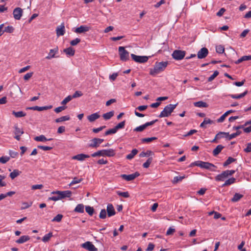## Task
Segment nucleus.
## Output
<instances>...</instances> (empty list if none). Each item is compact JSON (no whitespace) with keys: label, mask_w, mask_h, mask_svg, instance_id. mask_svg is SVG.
<instances>
[{"label":"nucleus","mask_w":251,"mask_h":251,"mask_svg":"<svg viewBox=\"0 0 251 251\" xmlns=\"http://www.w3.org/2000/svg\"><path fill=\"white\" fill-rule=\"evenodd\" d=\"M177 104V103L175 104H170L167 105L164 107L163 110L160 113L158 117L159 118L169 117L176 108Z\"/></svg>","instance_id":"nucleus-4"},{"label":"nucleus","mask_w":251,"mask_h":251,"mask_svg":"<svg viewBox=\"0 0 251 251\" xmlns=\"http://www.w3.org/2000/svg\"><path fill=\"white\" fill-rule=\"evenodd\" d=\"M89 157L90 156L89 155L81 153L73 156L72 159L79 161H83L85 158H89Z\"/></svg>","instance_id":"nucleus-18"},{"label":"nucleus","mask_w":251,"mask_h":251,"mask_svg":"<svg viewBox=\"0 0 251 251\" xmlns=\"http://www.w3.org/2000/svg\"><path fill=\"white\" fill-rule=\"evenodd\" d=\"M185 51L176 50L173 51L172 55L175 60H180L185 57Z\"/></svg>","instance_id":"nucleus-7"},{"label":"nucleus","mask_w":251,"mask_h":251,"mask_svg":"<svg viewBox=\"0 0 251 251\" xmlns=\"http://www.w3.org/2000/svg\"><path fill=\"white\" fill-rule=\"evenodd\" d=\"M117 194L119 196L123 197L124 198H128L129 197V195L128 192L117 191Z\"/></svg>","instance_id":"nucleus-53"},{"label":"nucleus","mask_w":251,"mask_h":251,"mask_svg":"<svg viewBox=\"0 0 251 251\" xmlns=\"http://www.w3.org/2000/svg\"><path fill=\"white\" fill-rule=\"evenodd\" d=\"M219 73L218 71H215L213 74L208 77V81H212L219 75Z\"/></svg>","instance_id":"nucleus-56"},{"label":"nucleus","mask_w":251,"mask_h":251,"mask_svg":"<svg viewBox=\"0 0 251 251\" xmlns=\"http://www.w3.org/2000/svg\"><path fill=\"white\" fill-rule=\"evenodd\" d=\"M82 95L83 94L81 91H76L74 93V94L72 96H71V97H72V99L76 98L82 96Z\"/></svg>","instance_id":"nucleus-59"},{"label":"nucleus","mask_w":251,"mask_h":251,"mask_svg":"<svg viewBox=\"0 0 251 251\" xmlns=\"http://www.w3.org/2000/svg\"><path fill=\"white\" fill-rule=\"evenodd\" d=\"M100 117V115L98 113H93L87 117V119L90 122H93Z\"/></svg>","instance_id":"nucleus-21"},{"label":"nucleus","mask_w":251,"mask_h":251,"mask_svg":"<svg viewBox=\"0 0 251 251\" xmlns=\"http://www.w3.org/2000/svg\"><path fill=\"white\" fill-rule=\"evenodd\" d=\"M146 128V126L144 124L143 125L136 127L134 129V131L136 132H141L143 131Z\"/></svg>","instance_id":"nucleus-52"},{"label":"nucleus","mask_w":251,"mask_h":251,"mask_svg":"<svg viewBox=\"0 0 251 251\" xmlns=\"http://www.w3.org/2000/svg\"><path fill=\"white\" fill-rule=\"evenodd\" d=\"M103 139L95 138L91 140V143L88 145L89 147L96 148L99 147L100 145L103 142Z\"/></svg>","instance_id":"nucleus-11"},{"label":"nucleus","mask_w":251,"mask_h":251,"mask_svg":"<svg viewBox=\"0 0 251 251\" xmlns=\"http://www.w3.org/2000/svg\"><path fill=\"white\" fill-rule=\"evenodd\" d=\"M224 147L221 145H218L216 148L213 151V154L216 156L219 154L221 151L224 149Z\"/></svg>","instance_id":"nucleus-28"},{"label":"nucleus","mask_w":251,"mask_h":251,"mask_svg":"<svg viewBox=\"0 0 251 251\" xmlns=\"http://www.w3.org/2000/svg\"><path fill=\"white\" fill-rule=\"evenodd\" d=\"M139 176V173L136 172L135 173L130 175L122 174L121 175V177L126 181H129L134 180Z\"/></svg>","instance_id":"nucleus-10"},{"label":"nucleus","mask_w":251,"mask_h":251,"mask_svg":"<svg viewBox=\"0 0 251 251\" xmlns=\"http://www.w3.org/2000/svg\"><path fill=\"white\" fill-rule=\"evenodd\" d=\"M153 154L154 153L152 151L148 150L146 152H141L139 154V156L141 157H144L146 156H152Z\"/></svg>","instance_id":"nucleus-36"},{"label":"nucleus","mask_w":251,"mask_h":251,"mask_svg":"<svg viewBox=\"0 0 251 251\" xmlns=\"http://www.w3.org/2000/svg\"><path fill=\"white\" fill-rule=\"evenodd\" d=\"M106 211L108 217H111L116 214L114 206L111 203L108 204Z\"/></svg>","instance_id":"nucleus-16"},{"label":"nucleus","mask_w":251,"mask_h":251,"mask_svg":"<svg viewBox=\"0 0 251 251\" xmlns=\"http://www.w3.org/2000/svg\"><path fill=\"white\" fill-rule=\"evenodd\" d=\"M185 177V176H176L174 177L173 179L172 180V182L173 184H176L178 183V182L181 181L183 179H184Z\"/></svg>","instance_id":"nucleus-39"},{"label":"nucleus","mask_w":251,"mask_h":251,"mask_svg":"<svg viewBox=\"0 0 251 251\" xmlns=\"http://www.w3.org/2000/svg\"><path fill=\"white\" fill-rule=\"evenodd\" d=\"M236 159L233 158L231 157H229L227 160L224 163L223 166L224 167H226L228 166L229 164L236 161Z\"/></svg>","instance_id":"nucleus-42"},{"label":"nucleus","mask_w":251,"mask_h":251,"mask_svg":"<svg viewBox=\"0 0 251 251\" xmlns=\"http://www.w3.org/2000/svg\"><path fill=\"white\" fill-rule=\"evenodd\" d=\"M23 11L20 7H16L13 10V17L15 20H19L23 15Z\"/></svg>","instance_id":"nucleus-12"},{"label":"nucleus","mask_w":251,"mask_h":251,"mask_svg":"<svg viewBox=\"0 0 251 251\" xmlns=\"http://www.w3.org/2000/svg\"><path fill=\"white\" fill-rule=\"evenodd\" d=\"M114 112L113 111L107 112L103 114L102 117L105 120L110 119L114 116Z\"/></svg>","instance_id":"nucleus-37"},{"label":"nucleus","mask_w":251,"mask_h":251,"mask_svg":"<svg viewBox=\"0 0 251 251\" xmlns=\"http://www.w3.org/2000/svg\"><path fill=\"white\" fill-rule=\"evenodd\" d=\"M12 114L14 115L16 118H21L26 116V113L22 111L18 112L13 111Z\"/></svg>","instance_id":"nucleus-32"},{"label":"nucleus","mask_w":251,"mask_h":251,"mask_svg":"<svg viewBox=\"0 0 251 251\" xmlns=\"http://www.w3.org/2000/svg\"><path fill=\"white\" fill-rule=\"evenodd\" d=\"M89 30V27L86 25H81L79 27L76 28L75 32L77 33H84Z\"/></svg>","instance_id":"nucleus-19"},{"label":"nucleus","mask_w":251,"mask_h":251,"mask_svg":"<svg viewBox=\"0 0 251 251\" xmlns=\"http://www.w3.org/2000/svg\"><path fill=\"white\" fill-rule=\"evenodd\" d=\"M251 60V55H245L235 62L236 64H238L243 61Z\"/></svg>","instance_id":"nucleus-27"},{"label":"nucleus","mask_w":251,"mask_h":251,"mask_svg":"<svg viewBox=\"0 0 251 251\" xmlns=\"http://www.w3.org/2000/svg\"><path fill=\"white\" fill-rule=\"evenodd\" d=\"M244 151L247 153H249L251 151V142L247 144V147L244 149Z\"/></svg>","instance_id":"nucleus-64"},{"label":"nucleus","mask_w":251,"mask_h":251,"mask_svg":"<svg viewBox=\"0 0 251 251\" xmlns=\"http://www.w3.org/2000/svg\"><path fill=\"white\" fill-rule=\"evenodd\" d=\"M116 154L115 150L113 149L107 150H99L91 154V156L95 157L96 156H107L112 157Z\"/></svg>","instance_id":"nucleus-3"},{"label":"nucleus","mask_w":251,"mask_h":251,"mask_svg":"<svg viewBox=\"0 0 251 251\" xmlns=\"http://www.w3.org/2000/svg\"><path fill=\"white\" fill-rule=\"evenodd\" d=\"M80 41H81L80 39L79 38H77L74 40H72L70 42V44L71 46H74L76 45L79 43H80Z\"/></svg>","instance_id":"nucleus-60"},{"label":"nucleus","mask_w":251,"mask_h":251,"mask_svg":"<svg viewBox=\"0 0 251 251\" xmlns=\"http://www.w3.org/2000/svg\"><path fill=\"white\" fill-rule=\"evenodd\" d=\"M132 59L137 63H143L148 61L149 57L146 56H138L134 54H131Z\"/></svg>","instance_id":"nucleus-9"},{"label":"nucleus","mask_w":251,"mask_h":251,"mask_svg":"<svg viewBox=\"0 0 251 251\" xmlns=\"http://www.w3.org/2000/svg\"><path fill=\"white\" fill-rule=\"evenodd\" d=\"M243 197V195L239 193H235L231 199L232 202H237Z\"/></svg>","instance_id":"nucleus-38"},{"label":"nucleus","mask_w":251,"mask_h":251,"mask_svg":"<svg viewBox=\"0 0 251 251\" xmlns=\"http://www.w3.org/2000/svg\"><path fill=\"white\" fill-rule=\"evenodd\" d=\"M84 205L83 204H78L74 209V211L77 213H82L84 212Z\"/></svg>","instance_id":"nucleus-29"},{"label":"nucleus","mask_w":251,"mask_h":251,"mask_svg":"<svg viewBox=\"0 0 251 251\" xmlns=\"http://www.w3.org/2000/svg\"><path fill=\"white\" fill-rule=\"evenodd\" d=\"M194 166H198L201 168L209 170L212 171H215V169H213V168L215 169L217 168L216 166L211 163L208 162H203L202 161H195L192 163L190 165V166L191 167Z\"/></svg>","instance_id":"nucleus-2"},{"label":"nucleus","mask_w":251,"mask_h":251,"mask_svg":"<svg viewBox=\"0 0 251 251\" xmlns=\"http://www.w3.org/2000/svg\"><path fill=\"white\" fill-rule=\"evenodd\" d=\"M118 50L121 60L126 61L129 59V52L124 47H119Z\"/></svg>","instance_id":"nucleus-6"},{"label":"nucleus","mask_w":251,"mask_h":251,"mask_svg":"<svg viewBox=\"0 0 251 251\" xmlns=\"http://www.w3.org/2000/svg\"><path fill=\"white\" fill-rule=\"evenodd\" d=\"M5 178V176L0 175V187L5 186L6 185V182L2 181Z\"/></svg>","instance_id":"nucleus-62"},{"label":"nucleus","mask_w":251,"mask_h":251,"mask_svg":"<svg viewBox=\"0 0 251 251\" xmlns=\"http://www.w3.org/2000/svg\"><path fill=\"white\" fill-rule=\"evenodd\" d=\"M14 30V28L12 26H7L5 27L4 29L3 30L4 32L7 33H12Z\"/></svg>","instance_id":"nucleus-55"},{"label":"nucleus","mask_w":251,"mask_h":251,"mask_svg":"<svg viewBox=\"0 0 251 251\" xmlns=\"http://www.w3.org/2000/svg\"><path fill=\"white\" fill-rule=\"evenodd\" d=\"M56 34L57 36H62L65 34V26L64 24L57 27Z\"/></svg>","instance_id":"nucleus-20"},{"label":"nucleus","mask_w":251,"mask_h":251,"mask_svg":"<svg viewBox=\"0 0 251 251\" xmlns=\"http://www.w3.org/2000/svg\"><path fill=\"white\" fill-rule=\"evenodd\" d=\"M82 180L83 179L82 178H78V177H75L73 178V180L70 183L69 186H72L74 184L80 183L82 181Z\"/></svg>","instance_id":"nucleus-45"},{"label":"nucleus","mask_w":251,"mask_h":251,"mask_svg":"<svg viewBox=\"0 0 251 251\" xmlns=\"http://www.w3.org/2000/svg\"><path fill=\"white\" fill-rule=\"evenodd\" d=\"M21 172L20 171H19L18 170L15 169L13 170V171L12 172H11L9 176L10 177V178L12 179H14L15 178H16L18 176H19L20 174H21Z\"/></svg>","instance_id":"nucleus-30"},{"label":"nucleus","mask_w":251,"mask_h":251,"mask_svg":"<svg viewBox=\"0 0 251 251\" xmlns=\"http://www.w3.org/2000/svg\"><path fill=\"white\" fill-rule=\"evenodd\" d=\"M117 131L115 129V127L113 128L109 129L105 132V135H108L111 134H114L116 133Z\"/></svg>","instance_id":"nucleus-58"},{"label":"nucleus","mask_w":251,"mask_h":251,"mask_svg":"<svg viewBox=\"0 0 251 251\" xmlns=\"http://www.w3.org/2000/svg\"><path fill=\"white\" fill-rule=\"evenodd\" d=\"M72 99V97H71V95L68 96L66 98H65L61 102V104L62 105H65L68 102H69L70 101H71Z\"/></svg>","instance_id":"nucleus-51"},{"label":"nucleus","mask_w":251,"mask_h":251,"mask_svg":"<svg viewBox=\"0 0 251 251\" xmlns=\"http://www.w3.org/2000/svg\"><path fill=\"white\" fill-rule=\"evenodd\" d=\"M70 119L69 116H64L55 119L56 123H60L63 121H68Z\"/></svg>","instance_id":"nucleus-41"},{"label":"nucleus","mask_w":251,"mask_h":251,"mask_svg":"<svg viewBox=\"0 0 251 251\" xmlns=\"http://www.w3.org/2000/svg\"><path fill=\"white\" fill-rule=\"evenodd\" d=\"M34 140L38 142H45L47 141H50L52 140V138L47 139L46 138V137L43 135H41L39 136H36L34 138Z\"/></svg>","instance_id":"nucleus-26"},{"label":"nucleus","mask_w":251,"mask_h":251,"mask_svg":"<svg viewBox=\"0 0 251 251\" xmlns=\"http://www.w3.org/2000/svg\"><path fill=\"white\" fill-rule=\"evenodd\" d=\"M63 52L69 56H73L75 54V50L72 47H69L68 48L65 49L63 50Z\"/></svg>","instance_id":"nucleus-23"},{"label":"nucleus","mask_w":251,"mask_h":251,"mask_svg":"<svg viewBox=\"0 0 251 251\" xmlns=\"http://www.w3.org/2000/svg\"><path fill=\"white\" fill-rule=\"evenodd\" d=\"M156 139L157 138L155 137H152L151 138H145L142 139V142L143 143H149Z\"/></svg>","instance_id":"nucleus-48"},{"label":"nucleus","mask_w":251,"mask_h":251,"mask_svg":"<svg viewBox=\"0 0 251 251\" xmlns=\"http://www.w3.org/2000/svg\"><path fill=\"white\" fill-rule=\"evenodd\" d=\"M99 217L102 219H104L106 218V211L105 210V209H103L100 211V215H99Z\"/></svg>","instance_id":"nucleus-57"},{"label":"nucleus","mask_w":251,"mask_h":251,"mask_svg":"<svg viewBox=\"0 0 251 251\" xmlns=\"http://www.w3.org/2000/svg\"><path fill=\"white\" fill-rule=\"evenodd\" d=\"M152 157H149L148 160L143 164V167L145 168H148L150 164L152 162Z\"/></svg>","instance_id":"nucleus-44"},{"label":"nucleus","mask_w":251,"mask_h":251,"mask_svg":"<svg viewBox=\"0 0 251 251\" xmlns=\"http://www.w3.org/2000/svg\"><path fill=\"white\" fill-rule=\"evenodd\" d=\"M248 92V91L246 90V91H245L244 93H243L242 94H240L239 95L230 94V95H229V96H230L232 99H241V98H243L244 97H245L247 94Z\"/></svg>","instance_id":"nucleus-25"},{"label":"nucleus","mask_w":251,"mask_h":251,"mask_svg":"<svg viewBox=\"0 0 251 251\" xmlns=\"http://www.w3.org/2000/svg\"><path fill=\"white\" fill-rule=\"evenodd\" d=\"M14 128L15 129L14 134L15 135H22L24 133V131L20 128L18 127L17 126H15Z\"/></svg>","instance_id":"nucleus-43"},{"label":"nucleus","mask_w":251,"mask_h":251,"mask_svg":"<svg viewBox=\"0 0 251 251\" xmlns=\"http://www.w3.org/2000/svg\"><path fill=\"white\" fill-rule=\"evenodd\" d=\"M51 194L59 195L60 200L65 198H70L72 196V192L69 190L64 191H55L52 192Z\"/></svg>","instance_id":"nucleus-8"},{"label":"nucleus","mask_w":251,"mask_h":251,"mask_svg":"<svg viewBox=\"0 0 251 251\" xmlns=\"http://www.w3.org/2000/svg\"><path fill=\"white\" fill-rule=\"evenodd\" d=\"M236 179L234 177H231L227 179L225 183L222 185V187L230 185L233 184L235 182Z\"/></svg>","instance_id":"nucleus-31"},{"label":"nucleus","mask_w":251,"mask_h":251,"mask_svg":"<svg viewBox=\"0 0 251 251\" xmlns=\"http://www.w3.org/2000/svg\"><path fill=\"white\" fill-rule=\"evenodd\" d=\"M213 123V121L209 119H205L202 123H201L200 125V127L206 128L205 126L206 124H212Z\"/></svg>","instance_id":"nucleus-40"},{"label":"nucleus","mask_w":251,"mask_h":251,"mask_svg":"<svg viewBox=\"0 0 251 251\" xmlns=\"http://www.w3.org/2000/svg\"><path fill=\"white\" fill-rule=\"evenodd\" d=\"M216 50L217 53L221 54L224 52L225 48L223 46L219 45L216 47Z\"/></svg>","instance_id":"nucleus-50"},{"label":"nucleus","mask_w":251,"mask_h":251,"mask_svg":"<svg viewBox=\"0 0 251 251\" xmlns=\"http://www.w3.org/2000/svg\"><path fill=\"white\" fill-rule=\"evenodd\" d=\"M208 54V50L206 48H201L198 52L197 56L199 59L205 58Z\"/></svg>","instance_id":"nucleus-14"},{"label":"nucleus","mask_w":251,"mask_h":251,"mask_svg":"<svg viewBox=\"0 0 251 251\" xmlns=\"http://www.w3.org/2000/svg\"><path fill=\"white\" fill-rule=\"evenodd\" d=\"M81 247L89 251H97L98 249L89 241H87L81 245Z\"/></svg>","instance_id":"nucleus-13"},{"label":"nucleus","mask_w":251,"mask_h":251,"mask_svg":"<svg viewBox=\"0 0 251 251\" xmlns=\"http://www.w3.org/2000/svg\"><path fill=\"white\" fill-rule=\"evenodd\" d=\"M58 50V47H56L53 49L50 50V52H49L48 56H47L46 57V58L47 59H50L52 58L55 57V55L56 53H57Z\"/></svg>","instance_id":"nucleus-17"},{"label":"nucleus","mask_w":251,"mask_h":251,"mask_svg":"<svg viewBox=\"0 0 251 251\" xmlns=\"http://www.w3.org/2000/svg\"><path fill=\"white\" fill-rule=\"evenodd\" d=\"M194 105L198 107H207L208 104L202 101H199L194 103Z\"/></svg>","instance_id":"nucleus-34"},{"label":"nucleus","mask_w":251,"mask_h":251,"mask_svg":"<svg viewBox=\"0 0 251 251\" xmlns=\"http://www.w3.org/2000/svg\"><path fill=\"white\" fill-rule=\"evenodd\" d=\"M243 130L246 133H250L251 132V120L247 121L245 123Z\"/></svg>","instance_id":"nucleus-22"},{"label":"nucleus","mask_w":251,"mask_h":251,"mask_svg":"<svg viewBox=\"0 0 251 251\" xmlns=\"http://www.w3.org/2000/svg\"><path fill=\"white\" fill-rule=\"evenodd\" d=\"M10 160V157L5 156L0 157V162L2 164H5Z\"/></svg>","instance_id":"nucleus-54"},{"label":"nucleus","mask_w":251,"mask_h":251,"mask_svg":"<svg viewBox=\"0 0 251 251\" xmlns=\"http://www.w3.org/2000/svg\"><path fill=\"white\" fill-rule=\"evenodd\" d=\"M53 236L52 233L50 232L49 233L46 234L43 238H42V241L43 242L46 243L49 242L50 238Z\"/></svg>","instance_id":"nucleus-35"},{"label":"nucleus","mask_w":251,"mask_h":251,"mask_svg":"<svg viewBox=\"0 0 251 251\" xmlns=\"http://www.w3.org/2000/svg\"><path fill=\"white\" fill-rule=\"evenodd\" d=\"M226 132H219L218 133H217L216 135V138H218V139H221V138H223L226 136Z\"/></svg>","instance_id":"nucleus-63"},{"label":"nucleus","mask_w":251,"mask_h":251,"mask_svg":"<svg viewBox=\"0 0 251 251\" xmlns=\"http://www.w3.org/2000/svg\"><path fill=\"white\" fill-rule=\"evenodd\" d=\"M126 124V121H123L122 122L119 123L117 126H115V129L117 131L119 129L123 128L125 127Z\"/></svg>","instance_id":"nucleus-47"},{"label":"nucleus","mask_w":251,"mask_h":251,"mask_svg":"<svg viewBox=\"0 0 251 251\" xmlns=\"http://www.w3.org/2000/svg\"><path fill=\"white\" fill-rule=\"evenodd\" d=\"M63 218V215L60 214H57L54 218L51 220L52 222H60Z\"/></svg>","instance_id":"nucleus-49"},{"label":"nucleus","mask_w":251,"mask_h":251,"mask_svg":"<svg viewBox=\"0 0 251 251\" xmlns=\"http://www.w3.org/2000/svg\"><path fill=\"white\" fill-rule=\"evenodd\" d=\"M52 107V105H49V106H42L40 107L38 106H35L32 107H28L26 109H29V110H37L39 111L48 110L51 109Z\"/></svg>","instance_id":"nucleus-15"},{"label":"nucleus","mask_w":251,"mask_h":251,"mask_svg":"<svg viewBox=\"0 0 251 251\" xmlns=\"http://www.w3.org/2000/svg\"><path fill=\"white\" fill-rule=\"evenodd\" d=\"M85 210L86 212L90 216H92L94 212L93 207L90 206H86L85 207Z\"/></svg>","instance_id":"nucleus-46"},{"label":"nucleus","mask_w":251,"mask_h":251,"mask_svg":"<svg viewBox=\"0 0 251 251\" xmlns=\"http://www.w3.org/2000/svg\"><path fill=\"white\" fill-rule=\"evenodd\" d=\"M30 239V237L28 235H24L20 237V238L16 241V242L18 244L24 243Z\"/></svg>","instance_id":"nucleus-24"},{"label":"nucleus","mask_w":251,"mask_h":251,"mask_svg":"<svg viewBox=\"0 0 251 251\" xmlns=\"http://www.w3.org/2000/svg\"><path fill=\"white\" fill-rule=\"evenodd\" d=\"M66 108H67V106H59V107L55 108L54 110L56 113H58L61 112L62 111L65 110Z\"/></svg>","instance_id":"nucleus-61"},{"label":"nucleus","mask_w":251,"mask_h":251,"mask_svg":"<svg viewBox=\"0 0 251 251\" xmlns=\"http://www.w3.org/2000/svg\"><path fill=\"white\" fill-rule=\"evenodd\" d=\"M235 173L234 170H226L223 171L221 174L218 175L215 177V180L217 181H224L229 176H231Z\"/></svg>","instance_id":"nucleus-5"},{"label":"nucleus","mask_w":251,"mask_h":251,"mask_svg":"<svg viewBox=\"0 0 251 251\" xmlns=\"http://www.w3.org/2000/svg\"><path fill=\"white\" fill-rule=\"evenodd\" d=\"M168 64V61L156 62L154 65V68L153 69H150V74L153 76L163 71L167 67Z\"/></svg>","instance_id":"nucleus-1"},{"label":"nucleus","mask_w":251,"mask_h":251,"mask_svg":"<svg viewBox=\"0 0 251 251\" xmlns=\"http://www.w3.org/2000/svg\"><path fill=\"white\" fill-rule=\"evenodd\" d=\"M138 151V150L136 149L132 150L131 153L126 155V158L128 160L132 159L137 154Z\"/></svg>","instance_id":"nucleus-33"}]
</instances>
